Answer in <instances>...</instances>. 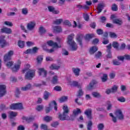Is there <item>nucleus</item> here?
Returning a JSON list of instances; mask_svg holds the SVG:
<instances>
[{
    "label": "nucleus",
    "instance_id": "3",
    "mask_svg": "<svg viewBox=\"0 0 130 130\" xmlns=\"http://www.w3.org/2000/svg\"><path fill=\"white\" fill-rule=\"evenodd\" d=\"M23 74H25V78L26 80H32V78L35 76V70L25 68L22 70Z\"/></svg>",
    "mask_w": 130,
    "mask_h": 130
},
{
    "label": "nucleus",
    "instance_id": "45",
    "mask_svg": "<svg viewBox=\"0 0 130 130\" xmlns=\"http://www.w3.org/2000/svg\"><path fill=\"white\" fill-rule=\"evenodd\" d=\"M94 57L96 58V59L101 58V57H102V52L98 51L97 53L95 54Z\"/></svg>",
    "mask_w": 130,
    "mask_h": 130
},
{
    "label": "nucleus",
    "instance_id": "46",
    "mask_svg": "<svg viewBox=\"0 0 130 130\" xmlns=\"http://www.w3.org/2000/svg\"><path fill=\"white\" fill-rule=\"evenodd\" d=\"M37 60L38 63H41V62H42V60H43V55L38 56Z\"/></svg>",
    "mask_w": 130,
    "mask_h": 130
},
{
    "label": "nucleus",
    "instance_id": "41",
    "mask_svg": "<svg viewBox=\"0 0 130 130\" xmlns=\"http://www.w3.org/2000/svg\"><path fill=\"white\" fill-rule=\"evenodd\" d=\"M84 95V91H83V90L82 88H79V90L77 92V97H82Z\"/></svg>",
    "mask_w": 130,
    "mask_h": 130
},
{
    "label": "nucleus",
    "instance_id": "50",
    "mask_svg": "<svg viewBox=\"0 0 130 130\" xmlns=\"http://www.w3.org/2000/svg\"><path fill=\"white\" fill-rule=\"evenodd\" d=\"M96 32L98 35H103V34H104V33L103 29L101 28H98V29H96Z\"/></svg>",
    "mask_w": 130,
    "mask_h": 130
},
{
    "label": "nucleus",
    "instance_id": "64",
    "mask_svg": "<svg viewBox=\"0 0 130 130\" xmlns=\"http://www.w3.org/2000/svg\"><path fill=\"white\" fill-rule=\"evenodd\" d=\"M99 43V39H94L92 40V44H98Z\"/></svg>",
    "mask_w": 130,
    "mask_h": 130
},
{
    "label": "nucleus",
    "instance_id": "61",
    "mask_svg": "<svg viewBox=\"0 0 130 130\" xmlns=\"http://www.w3.org/2000/svg\"><path fill=\"white\" fill-rule=\"evenodd\" d=\"M22 14H23V15H27L28 14V9L25 8L22 9Z\"/></svg>",
    "mask_w": 130,
    "mask_h": 130
},
{
    "label": "nucleus",
    "instance_id": "43",
    "mask_svg": "<svg viewBox=\"0 0 130 130\" xmlns=\"http://www.w3.org/2000/svg\"><path fill=\"white\" fill-rule=\"evenodd\" d=\"M73 113L74 115L77 116V115H78L80 114V113H82V111H81V109L77 108L76 110L73 111Z\"/></svg>",
    "mask_w": 130,
    "mask_h": 130
},
{
    "label": "nucleus",
    "instance_id": "39",
    "mask_svg": "<svg viewBox=\"0 0 130 130\" xmlns=\"http://www.w3.org/2000/svg\"><path fill=\"white\" fill-rule=\"evenodd\" d=\"M101 80L103 83H105V82H107L108 80L107 74H104L103 76L101 77Z\"/></svg>",
    "mask_w": 130,
    "mask_h": 130
},
{
    "label": "nucleus",
    "instance_id": "33",
    "mask_svg": "<svg viewBox=\"0 0 130 130\" xmlns=\"http://www.w3.org/2000/svg\"><path fill=\"white\" fill-rule=\"evenodd\" d=\"M93 125V122L92 121L89 120L87 122V130H92V126Z\"/></svg>",
    "mask_w": 130,
    "mask_h": 130
},
{
    "label": "nucleus",
    "instance_id": "14",
    "mask_svg": "<svg viewBox=\"0 0 130 130\" xmlns=\"http://www.w3.org/2000/svg\"><path fill=\"white\" fill-rule=\"evenodd\" d=\"M35 26H36V23H35V22L30 21L27 23L26 28L27 30L32 31V30H34V28H35Z\"/></svg>",
    "mask_w": 130,
    "mask_h": 130
},
{
    "label": "nucleus",
    "instance_id": "13",
    "mask_svg": "<svg viewBox=\"0 0 130 130\" xmlns=\"http://www.w3.org/2000/svg\"><path fill=\"white\" fill-rule=\"evenodd\" d=\"M8 43L5 39V37L3 36L0 37V48H4L7 46Z\"/></svg>",
    "mask_w": 130,
    "mask_h": 130
},
{
    "label": "nucleus",
    "instance_id": "38",
    "mask_svg": "<svg viewBox=\"0 0 130 130\" xmlns=\"http://www.w3.org/2000/svg\"><path fill=\"white\" fill-rule=\"evenodd\" d=\"M17 115H18V113L17 112L11 111L10 113L9 118L13 119V118H14V117H16Z\"/></svg>",
    "mask_w": 130,
    "mask_h": 130
},
{
    "label": "nucleus",
    "instance_id": "36",
    "mask_svg": "<svg viewBox=\"0 0 130 130\" xmlns=\"http://www.w3.org/2000/svg\"><path fill=\"white\" fill-rule=\"evenodd\" d=\"M69 100V96H63L59 99V103H63V102H66Z\"/></svg>",
    "mask_w": 130,
    "mask_h": 130
},
{
    "label": "nucleus",
    "instance_id": "63",
    "mask_svg": "<svg viewBox=\"0 0 130 130\" xmlns=\"http://www.w3.org/2000/svg\"><path fill=\"white\" fill-rule=\"evenodd\" d=\"M41 129H44V130H48V126L47 125L44 124H42L41 125Z\"/></svg>",
    "mask_w": 130,
    "mask_h": 130
},
{
    "label": "nucleus",
    "instance_id": "18",
    "mask_svg": "<svg viewBox=\"0 0 130 130\" xmlns=\"http://www.w3.org/2000/svg\"><path fill=\"white\" fill-rule=\"evenodd\" d=\"M96 84H97V81H96V80H92V81L90 82L89 85L87 86V90L89 91L93 90L94 89V85H96Z\"/></svg>",
    "mask_w": 130,
    "mask_h": 130
},
{
    "label": "nucleus",
    "instance_id": "27",
    "mask_svg": "<svg viewBox=\"0 0 130 130\" xmlns=\"http://www.w3.org/2000/svg\"><path fill=\"white\" fill-rule=\"evenodd\" d=\"M104 8V5L102 4H99L98 5L97 10H98V14H100L101 12H102L103 9Z\"/></svg>",
    "mask_w": 130,
    "mask_h": 130
},
{
    "label": "nucleus",
    "instance_id": "55",
    "mask_svg": "<svg viewBox=\"0 0 130 130\" xmlns=\"http://www.w3.org/2000/svg\"><path fill=\"white\" fill-rule=\"evenodd\" d=\"M59 124V123L57 121L53 122L51 124V126H52V127H57V126Z\"/></svg>",
    "mask_w": 130,
    "mask_h": 130
},
{
    "label": "nucleus",
    "instance_id": "62",
    "mask_svg": "<svg viewBox=\"0 0 130 130\" xmlns=\"http://www.w3.org/2000/svg\"><path fill=\"white\" fill-rule=\"evenodd\" d=\"M62 55H69V52L65 49H62Z\"/></svg>",
    "mask_w": 130,
    "mask_h": 130
},
{
    "label": "nucleus",
    "instance_id": "21",
    "mask_svg": "<svg viewBox=\"0 0 130 130\" xmlns=\"http://www.w3.org/2000/svg\"><path fill=\"white\" fill-rule=\"evenodd\" d=\"M12 29L8 27H4L1 29V33H5V34H11Z\"/></svg>",
    "mask_w": 130,
    "mask_h": 130
},
{
    "label": "nucleus",
    "instance_id": "54",
    "mask_svg": "<svg viewBox=\"0 0 130 130\" xmlns=\"http://www.w3.org/2000/svg\"><path fill=\"white\" fill-rule=\"evenodd\" d=\"M98 130H103L104 129V124L103 123H100L98 125Z\"/></svg>",
    "mask_w": 130,
    "mask_h": 130
},
{
    "label": "nucleus",
    "instance_id": "5",
    "mask_svg": "<svg viewBox=\"0 0 130 130\" xmlns=\"http://www.w3.org/2000/svg\"><path fill=\"white\" fill-rule=\"evenodd\" d=\"M10 108L12 110H16L18 109L21 110L22 109H24V108L23 107V105L21 103L12 104L10 105Z\"/></svg>",
    "mask_w": 130,
    "mask_h": 130
},
{
    "label": "nucleus",
    "instance_id": "48",
    "mask_svg": "<svg viewBox=\"0 0 130 130\" xmlns=\"http://www.w3.org/2000/svg\"><path fill=\"white\" fill-rule=\"evenodd\" d=\"M44 120L46 122H49L52 120V117L47 116L44 118Z\"/></svg>",
    "mask_w": 130,
    "mask_h": 130
},
{
    "label": "nucleus",
    "instance_id": "57",
    "mask_svg": "<svg viewBox=\"0 0 130 130\" xmlns=\"http://www.w3.org/2000/svg\"><path fill=\"white\" fill-rule=\"evenodd\" d=\"M13 64H14V61H9L7 62V63L6 64V67H7V68H11Z\"/></svg>",
    "mask_w": 130,
    "mask_h": 130
},
{
    "label": "nucleus",
    "instance_id": "10",
    "mask_svg": "<svg viewBox=\"0 0 130 130\" xmlns=\"http://www.w3.org/2000/svg\"><path fill=\"white\" fill-rule=\"evenodd\" d=\"M7 86L6 85H0V98L4 97L6 94H7Z\"/></svg>",
    "mask_w": 130,
    "mask_h": 130
},
{
    "label": "nucleus",
    "instance_id": "30",
    "mask_svg": "<svg viewBox=\"0 0 130 130\" xmlns=\"http://www.w3.org/2000/svg\"><path fill=\"white\" fill-rule=\"evenodd\" d=\"M31 84L30 83H28L25 86L21 87V91H28V90H30V89H31Z\"/></svg>",
    "mask_w": 130,
    "mask_h": 130
},
{
    "label": "nucleus",
    "instance_id": "2",
    "mask_svg": "<svg viewBox=\"0 0 130 130\" xmlns=\"http://www.w3.org/2000/svg\"><path fill=\"white\" fill-rule=\"evenodd\" d=\"M74 36H75L74 34H72L69 35L68 37L67 43L71 46V50H72V51H76V50L78 49V45L74 41Z\"/></svg>",
    "mask_w": 130,
    "mask_h": 130
},
{
    "label": "nucleus",
    "instance_id": "52",
    "mask_svg": "<svg viewBox=\"0 0 130 130\" xmlns=\"http://www.w3.org/2000/svg\"><path fill=\"white\" fill-rule=\"evenodd\" d=\"M112 11H113V12H116L117 10H118V8H117V5L115 4L112 5Z\"/></svg>",
    "mask_w": 130,
    "mask_h": 130
},
{
    "label": "nucleus",
    "instance_id": "4",
    "mask_svg": "<svg viewBox=\"0 0 130 130\" xmlns=\"http://www.w3.org/2000/svg\"><path fill=\"white\" fill-rule=\"evenodd\" d=\"M54 106V110L55 111H57V104L55 101H53L49 104V107L46 108L45 111L46 113H49L51 110H52V108Z\"/></svg>",
    "mask_w": 130,
    "mask_h": 130
},
{
    "label": "nucleus",
    "instance_id": "28",
    "mask_svg": "<svg viewBox=\"0 0 130 130\" xmlns=\"http://www.w3.org/2000/svg\"><path fill=\"white\" fill-rule=\"evenodd\" d=\"M72 71L73 72L74 74L75 75V76H79L80 75V72H81V70L79 68H72Z\"/></svg>",
    "mask_w": 130,
    "mask_h": 130
},
{
    "label": "nucleus",
    "instance_id": "6",
    "mask_svg": "<svg viewBox=\"0 0 130 130\" xmlns=\"http://www.w3.org/2000/svg\"><path fill=\"white\" fill-rule=\"evenodd\" d=\"M14 55V51L10 50L8 53L5 54L4 57V61H9V60H11L12 59V56Z\"/></svg>",
    "mask_w": 130,
    "mask_h": 130
},
{
    "label": "nucleus",
    "instance_id": "22",
    "mask_svg": "<svg viewBox=\"0 0 130 130\" xmlns=\"http://www.w3.org/2000/svg\"><path fill=\"white\" fill-rule=\"evenodd\" d=\"M71 86H72L73 87H76L78 89H82V84L81 83H79L77 81H73L71 84Z\"/></svg>",
    "mask_w": 130,
    "mask_h": 130
},
{
    "label": "nucleus",
    "instance_id": "16",
    "mask_svg": "<svg viewBox=\"0 0 130 130\" xmlns=\"http://www.w3.org/2000/svg\"><path fill=\"white\" fill-rule=\"evenodd\" d=\"M17 63L18 64H15L14 66L12 68V71L14 73H16V72L20 70V68L21 67V61L18 60Z\"/></svg>",
    "mask_w": 130,
    "mask_h": 130
},
{
    "label": "nucleus",
    "instance_id": "17",
    "mask_svg": "<svg viewBox=\"0 0 130 130\" xmlns=\"http://www.w3.org/2000/svg\"><path fill=\"white\" fill-rule=\"evenodd\" d=\"M48 10L50 13H52V14H54L55 15L59 14V11L55 10V8L53 6H48Z\"/></svg>",
    "mask_w": 130,
    "mask_h": 130
},
{
    "label": "nucleus",
    "instance_id": "15",
    "mask_svg": "<svg viewBox=\"0 0 130 130\" xmlns=\"http://www.w3.org/2000/svg\"><path fill=\"white\" fill-rule=\"evenodd\" d=\"M83 35L78 34L76 37V40L81 47H83Z\"/></svg>",
    "mask_w": 130,
    "mask_h": 130
},
{
    "label": "nucleus",
    "instance_id": "20",
    "mask_svg": "<svg viewBox=\"0 0 130 130\" xmlns=\"http://www.w3.org/2000/svg\"><path fill=\"white\" fill-rule=\"evenodd\" d=\"M22 119L23 120H25V121H27L28 123H29V122H32V121H34V120H35V116H31L29 117L23 116L22 117Z\"/></svg>",
    "mask_w": 130,
    "mask_h": 130
},
{
    "label": "nucleus",
    "instance_id": "53",
    "mask_svg": "<svg viewBox=\"0 0 130 130\" xmlns=\"http://www.w3.org/2000/svg\"><path fill=\"white\" fill-rule=\"evenodd\" d=\"M113 64L114 66H120V64H121V63H120L119 61L116 59H114V60H113Z\"/></svg>",
    "mask_w": 130,
    "mask_h": 130
},
{
    "label": "nucleus",
    "instance_id": "44",
    "mask_svg": "<svg viewBox=\"0 0 130 130\" xmlns=\"http://www.w3.org/2000/svg\"><path fill=\"white\" fill-rule=\"evenodd\" d=\"M62 21H63L62 19H56L55 21H54L53 24L55 25H60Z\"/></svg>",
    "mask_w": 130,
    "mask_h": 130
},
{
    "label": "nucleus",
    "instance_id": "7",
    "mask_svg": "<svg viewBox=\"0 0 130 130\" xmlns=\"http://www.w3.org/2000/svg\"><path fill=\"white\" fill-rule=\"evenodd\" d=\"M39 48H38L37 47H34L32 48V49H28L25 51L24 52V53L25 54H35L36 53H37L38 52V50Z\"/></svg>",
    "mask_w": 130,
    "mask_h": 130
},
{
    "label": "nucleus",
    "instance_id": "19",
    "mask_svg": "<svg viewBox=\"0 0 130 130\" xmlns=\"http://www.w3.org/2000/svg\"><path fill=\"white\" fill-rule=\"evenodd\" d=\"M84 114L86 115L88 119H92V110L88 109L84 112Z\"/></svg>",
    "mask_w": 130,
    "mask_h": 130
},
{
    "label": "nucleus",
    "instance_id": "42",
    "mask_svg": "<svg viewBox=\"0 0 130 130\" xmlns=\"http://www.w3.org/2000/svg\"><path fill=\"white\" fill-rule=\"evenodd\" d=\"M18 45L20 48H24L25 46V42L24 41H19Z\"/></svg>",
    "mask_w": 130,
    "mask_h": 130
},
{
    "label": "nucleus",
    "instance_id": "9",
    "mask_svg": "<svg viewBox=\"0 0 130 130\" xmlns=\"http://www.w3.org/2000/svg\"><path fill=\"white\" fill-rule=\"evenodd\" d=\"M49 46H53V48H61V45L57 44L56 42H53L52 40H49L47 42Z\"/></svg>",
    "mask_w": 130,
    "mask_h": 130
},
{
    "label": "nucleus",
    "instance_id": "24",
    "mask_svg": "<svg viewBox=\"0 0 130 130\" xmlns=\"http://www.w3.org/2000/svg\"><path fill=\"white\" fill-rule=\"evenodd\" d=\"M51 83L54 85H56V84H58V77H57V75H55L53 77L51 80Z\"/></svg>",
    "mask_w": 130,
    "mask_h": 130
},
{
    "label": "nucleus",
    "instance_id": "58",
    "mask_svg": "<svg viewBox=\"0 0 130 130\" xmlns=\"http://www.w3.org/2000/svg\"><path fill=\"white\" fill-rule=\"evenodd\" d=\"M83 18L84 19L85 21H89L90 17H89L88 14L84 13L83 14Z\"/></svg>",
    "mask_w": 130,
    "mask_h": 130
},
{
    "label": "nucleus",
    "instance_id": "59",
    "mask_svg": "<svg viewBox=\"0 0 130 130\" xmlns=\"http://www.w3.org/2000/svg\"><path fill=\"white\" fill-rule=\"evenodd\" d=\"M63 25H66L67 26H69V27H71L72 26V24H71V22L69 20H65L63 22Z\"/></svg>",
    "mask_w": 130,
    "mask_h": 130
},
{
    "label": "nucleus",
    "instance_id": "23",
    "mask_svg": "<svg viewBox=\"0 0 130 130\" xmlns=\"http://www.w3.org/2000/svg\"><path fill=\"white\" fill-rule=\"evenodd\" d=\"M113 47L116 50L119 51V43L117 42H113L112 44H111V48Z\"/></svg>",
    "mask_w": 130,
    "mask_h": 130
},
{
    "label": "nucleus",
    "instance_id": "31",
    "mask_svg": "<svg viewBox=\"0 0 130 130\" xmlns=\"http://www.w3.org/2000/svg\"><path fill=\"white\" fill-rule=\"evenodd\" d=\"M39 33L40 35H44L46 33V29L43 26H40L39 27Z\"/></svg>",
    "mask_w": 130,
    "mask_h": 130
},
{
    "label": "nucleus",
    "instance_id": "51",
    "mask_svg": "<svg viewBox=\"0 0 130 130\" xmlns=\"http://www.w3.org/2000/svg\"><path fill=\"white\" fill-rule=\"evenodd\" d=\"M103 40L102 43L105 45H106V44H108V43H109V40H108V38H103Z\"/></svg>",
    "mask_w": 130,
    "mask_h": 130
},
{
    "label": "nucleus",
    "instance_id": "32",
    "mask_svg": "<svg viewBox=\"0 0 130 130\" xmlns=\"http://www.w3.org/2000/svg\"><path fill=\"white\" fill-rule=\"evenodd\" d=\"M49 96H50V93L47 91H45L44 92L43 98L45 100H48V98H49Z\"/></svg>",
    "mask_w": 130,
    "mask_h": 130
},
{
    "label": "nucleus",
    "instance_id": "1",
    "mask_svg": "<svg viewBox=\"0 0 130 130\" xmlns=\"http://www.w3.org/2000/svg\"><path fill=\"white\" fill-rule=\"evenodd\" d=\"M63 112L62 114H60L58 117V118L63 121V120H75L76 116L73 113L72 115L69 116V113H70V110H69V107L68 106H64L63 107Z\"/></svg>",
    "mask_w": 130,
    "mask_h": 130
},
{
    "label": "nucleus",
    "instance_id": "29",
    "mask_svg": "<svg viewBox=\"0 0 130 130\" xmlns=\"http://www.w3.org/2000/svg\"><path fill=\"white\" fill-rule=\"evenodd\" d=\"M95 37V35L93 34H88L86 35L85 37V40H87L89 41L90 39H92V38H94Z\"/></svg>",
    "mask_w": 130,
    "mask_h": 130
},
{
    "label": "nucleus",
    "instance_id": "60",
    "mask_svg": "<svg viewBox=\"0 0 130 130\" xmlns=\"http://www.w3.org/2000/svg\"><path fill=\"white\" fill-rule=\"evenodd\" d=\"M21 94V92L19 90V88H16L15 91V96L17 98H19V95Z\"/></svg>",
    "mask_w": 130,
    "mask_h": 130
},
{
    "label": "nucleus",
    "instance_id": "47",
    "mask_svg": "<svg viewBox=\"0 0 130 130\" xmlns=\"http://www.w3.org/2000/svg\"><path fill=\"white\" fill-rule=\"evenodd\" d=\"M117 89H118V86L116 85L113 86L111 89L112 93H116V92H117Z\"/></svg>",
    "mask_w": 130,
    "mask_h": 130
},
{
    "label": "nucleus",
    "instance_id": "40",
    "mask_svg": "<svg viewBox=\"0 0 130 130\" xmlns=\"http://www.w3.org/2000/svg\"><path fill=\"white\" fill-rule=\"evenodd\" d=\"M120 8L121 10H122V11H124L125 10H126V9H128V7H127V5L122 3H121L120 4Z\"/></svg>",
    "mask_w": 130,
    "mask_h": 130
},
{
    "label": "nucleus",
    "instance_id": "12",
    "mask_svg": "<svg viewBox=\"0 0 130 130\" xmlns=\"http://www.w3.org/2000/svg\"><path fill=\"white\" fill-rule=\"evenodd\" d=\"M38 71L39 76H42L43 78L47 77V71L44 68H39Z\"/></svg>",
    "mask_w": 130,
    "mask_h": 130
},
{
    "label": "nucleus",
    "instance_id": "8",
    "mask_svg": "<svg viewBox=\"0 0 130 130\" xmlns=\"http://www.w3.org/2000/svg\"><path fill=\"white\" fill-rule=\"evenodd\" d=\"M115 115L116 117L120 120H123V119H124V116L122 113V111H121V110L120 109H118L115 111Z\"/></svg>",
    "mask_w": 130,
    "mask_h": 130
},
{
    "label": "nucleus",
    "instance_id": "25",
    "mask_svg": "<svg viewBox=\"0 0 130 130\" xmlns=\"http://www.w3.org/2000/svg\"><path fill=\"white\" fill-rule=\"evenodd\" d=\"M98 50V48L96 46H93L91 47L89 50V52L90 54H94L96 51Z\"/></svg>",
    "mask_w": 130,
    "mask_h": 130
},
{
    "label": "nucleus",
    "instance_id": "11",
    "mask_svg": "<svg viewBox=\"0 0 130 130\" xmlns=\"http://www.w3.org/2000/svg\"><path fill=\"white\" fill-rule=\"evenodd\" d=\"M107 54L106 57L107 59L109 58H112V53H111V43H110L108 46H106Z\"/></svg>",
    "mask_w": 130,
    "mask_h": 130
},
{
    "label": "nucleus",
    "instance_id": "37",
    "mask_svg": "<svg viewBox=\"0 0 130 130\" xmlns=\"http://www.w3.org/2000/svg\"><path fill=\"white\" fill-rule=\"evenodd\" d=\"M53 29L55 33H60L61 32V27L60 26H54Z\"/></svg>",
    "mask_w": 130,
    "mask_h": 130
},
{
    "label": "nucleus",
    "instance_id": "56",
    "mask_svg": "<svg viewBox=\"0 0 130 130\" xmlns=\"http://www.w3.org/2000/svg\"><path fill=\"white\" fill-rule=\"evenodd\" d=\"M118 101H119V102H125V98H124L123 96H120L119 98H117Z\"/></svg>",
    "mask_w": 130,
    "mask_h": 130
},
{
    "label": "nucleus",
    "instance_id": "26",
    "mask_svg": "<svg viewBox=\"0 0 130 130\" xmlns=\"http://www.w3.org/2000/svg\"><path fill=\"white\" fill-rule=\"evenodd\" d=\"M113 23L114 24H117V25H119V26H121L122 25V20L120 19H115L113 20Z\"/></svg>",
    "mask_w": 130,
    "mask_h": 130
},
{
    "label": "nucleus",
    "instance_id": "49",
    "mask_svg": "<svg viewBox=\"0 0 130 130\" xmlns=\"http://www.w3.org/2000/svg\"><path fill=\"white\" fill-rule=\"evenodd\" d=\"M107 110H111V109H112V104H111V102H110V101H108L107 102Z\"/></svg>",
    "mask_w": 130,
    "mask_h": 130
},
{
    "label": "nucleus",
    "instance_id": "35",
    "mask_svg": "<svg viewBox=\"0 0 130 130\" xmlns=\"http://www.w3.org/2000/svg\"><path fill=\"white\" fill-rule=\"evenodd\" d=\"M91 94L94 98H101L102 97L100 93L98 92H92Z\"/></svg>",
    "mask_w": 130,
    "mask_h": 130
},
{
    "label": "nucleus",
    "instance_id": "34",
    "mask_svg": "<svg viewBox=\"0 0 130 130\" xmlns=\"http://www.w3.org/2000/svg\"><path fill=\"white\" fill-rule=\"evenodd\" d=\"M50 69V70H56L57 71L60 69V66H57L56 64H52Z\"/></svg>",
    "mask_w": 130,
    "mask_h": 130
}]
</instances>
